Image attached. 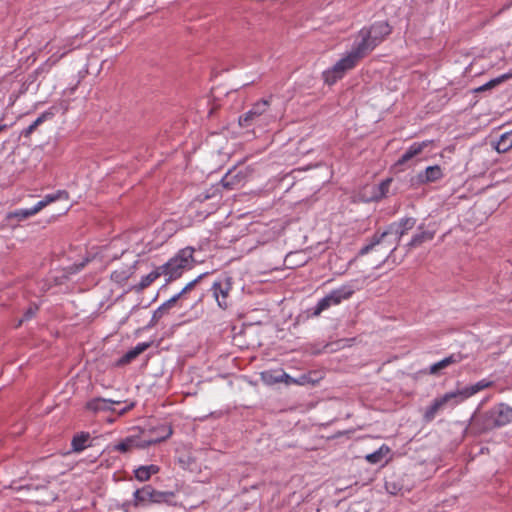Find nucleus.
I'll use <instances>...</instances> for the list:
<instances>
[{
	"mask_svg": "<svg viewBox=\"0 0 512 512\" xmlns=\"http://www.w3.org/2000/svg\"><path fill=\"white\" fill-rule=\"evenodd\" d=\"M385 486L389 493L396 494V488H395V486H391L390 482H386Z\"/></svg>",
	"mask_w": 512,
	"mask_h": 512,
	"instance_id": "ea45409f",
	"label": "nucleus"
},
{
	"mask_svg": "<svg viewBox=\"0 0 512 512\" xmlns=\"http://www.w3.org/2000/svg\"><path fill=\"white\" fill-rule=\"evenodd\" d=\"M390 452V448L386 445H382L377 451L366 455V460L371 464L381 462Z\"/></svg>",
	"mask_w": 512,
	"mask_h": 512,
	"instance_id": "393cba45",
	"label": "nucleus"
},
{
	"mask_svg": "<svg viewBox=\"0 0 512 512\" xmlns=\"http://www.w3.org/2000/svg\"><path fill=\"white\" fill-rule=\"evenodd\" d=\"M365 56L356 45L353 50L345 57L341 58L332 68L323 73L325 82L329 85L334 84L338 79H341L344 74L351 70L356 63Z\"/></svg>",
	"mask_w": 512,
	"mask_h": 512,
	"instance_id": "39448f33",
	"label": "nucleus"
},
{
	"mask_svg": "<svg viewBox=\"0 0 512 512\" xmlns=\"http://www.w3.org/2000/svg\"><path fill=\"white\" fill-rule=\"evenodd\" d=\"M433 143L432 140H425L419 143H413L405 152L404 154L399 158L397 161L398 165H403L415 156L422 153V151L427 148L429 145Z\"/></svg>",
	"mask_w": 512,
	"mask_h": 512,
	"instance_id": "ddd939ff",
	"label": "nucleus"
},
{
	"mask_svg": "<svg viewBox=\"0 0 512 512\" xmlns=\"http://www.w3.org/2000/svg\"><path fill=\"white\" fill-rule=\"evenodd\" d=\"M162 430V434L157 437H146V432H140L135 435H130L117 444L112 446V449L121 453H128L133 449H145L150 445H154L160 443L172 435L171 426H163L160 428Z\"/></svg>",
	"mask_w": 512,
	"mask_h": 512,
	"instance_id": "f03ea898",
	"label": "nucleus"
},
{
	"mask_svg": "<svg viewBox=\"0 0 512 512\" xmlns=\"http://www.w3.org/2000/svg\"><path fill=\"white\" fill-rule=\"evenodd\" d=\"M83 267H84V263H81V264L78 266V268H77V269H81V268H83Z\"/></svg>",
	"mask_w": 512,
	"mask_h": 512,
	"instance_id": "79ce46f5",
	"label": "nucleus"
},
{
	"mask_svg": "<svg viewBox=\"0 0 512 512\" xmlns=\"http://www.w3.org/2000/svg\"><path fill=\"white\" fill-rule=\"evenodd\" d=\"M510 148H512V131L502 134L495 146L499 153L507 152Z\"/></svg>",
	"mask_w": 512,
	"mask_h": 512,
	"instance_id": "b1692460",
	"label": "nucleus"
},
{
	"mask_svg": "<svg viewBox=\"0 0 512 512\" xmlns=\"http://www.w3.org/2000/svg\"><path fill=\"white\" fill-rule=\"evenodd\" d=\"M160 266L155 268L152 272L147 274L141 279V282L139 283V286L141 289H144L148 287L152 282H154L157 278H159L161 275H163L162 272H160Z\"/></svg>",
	"mask_w": 512,
	"mask_h": 512,
	"instance_id": "c85d7f7f",
	"label": "nucleus"
},
{
	"mask_svg": "<svg viewBox=\"0 0 512 512\" xmlns=\"http://www.w3.org/2000/svg\"><path fill=\"white\" fill-rule=\"evenodd\" d=\"M352 294L353 290L349 287H342L340 289L333 290L330 294L318 302L313 314L318 316L322 311L328 309L331 305H338L342 300L350 298Z\"/></svg>",
	"mask_w": 512,
	"mask_h": 512,
	"instance_id": "1a4fd4ad",
	"label": "nucleus"
},
{
	"mask_svg": "<svg viewBox=\"0 0 512 512\" xmlns=\"http://www.w3.org/2000/svg\"><path fill=\"white\" fill-rule=\"evenodd\" d=\"M262 377L269 384L281 383V381H276L277 373L275 375H272V373H270V372H265V373H262Z\"/></svg>",
	"mask_w": 512,
	"mask_h": 512,
	"instance_id": "c9c22d12",
	"label": "nucleus"
},
{
	"mask_svg": "<svg viewBox=\"0 0 512 512\" xmlns=\"http://www.w3.org/2000/svg\"><path fill=\"white\" fill-rule=\"evenodd\" d=\"M459 389L445 393L444 395L433 400L430 406L426 408L424 418L426 421H431L435 418L436 414L445 407H455L464 401L460 395Z\"/></svg>",
	"mask_w": 512,
	"mask_h": 512,
	"instance_id": "6e6552de",
	"label": "nucleus"
},
{
	"mask_svg": "<svg viewBox=\"0 0 512 512\" xmlns=\"http://www.w3.org/2000/svg\"><path fill=\"white\" fill-rule=\"evenodd\" d=\"M197 281H198V279H195V280L189 282L178 294L181 296L184 293H186L187 291L191 290Z\"/></svg>",
	"mask_w": 512,
	"mask_h": 512,
	"instance_id": "4c0bfd02",
	"label": "nucleus"
},
{
	"mask_svg": "<svg viewBox=\"0 0 512 512\" xmlns=\"http://www.w3.org/2000/svg\"><path fill=\"white\" fill-rule=\"evenodd\" d=\"M38 311V307L36 305H33V306H30L25 314H24V317L19 321V325L24 321V320H29L31 319L32 317L35 316V314L37 313Z\"/></svg>",
	"mask_w": 512,
	"mask_h": 512,
	"instance_id": "72a5a7b5",
	"label": "nucleus"
},
{
	"mask_svg": "<svg viewBox=\"0 0 512 512\" xmlns=\"http://www.w3.org/2000/svg\"><path fill=\"white\" fill-rule=\"evenodd\" d=\"M232 289L231 282L226 279L224 281H216L212 285V292L218 306L221 309H227L230 305L229 295Z\"/></svg>",
	"mask_w": 512,
	"mask_h": 512,
	"instance_id": "9d476101",
	"label": "nucleus"
},
{
	"mask_svg": "<svg viewBox=\"0 0 512 512\" xmlns=\"http://www.w3.org/2000/svg\"><path fill=\"white\" fill-rule=\"evenodd\" d=\"M462 360V356L460 354H453V355H450L436 363H434L433 365H431L430 367V373L431 374H436L438 373L440 370L452 365V364H455V363H458Z\"/></svg>",
	"mask_w": 512,
	"mask_h": 512,
	"instance_id": "6ab92c4d",
	"label": "nucleus"
},
{
	"mask_svg": "<svg viewBox=\"0 0 512 512\" xmlns=\"http://www.w3.org/2000/svg\"><path fill=\"white\" fill-rule=\"evenodd\" d=\"M481 429L491 430L512 422V408L501 403L481 416Z\"/></svg>",
	"mask_w": 512,
	"mask_h": 512,
	"instance_id": "423d86ee",
	"label": "nucleus"
},
{
	"mask_svg": "<svg viewBox=\"0 0 512 512\" xmlns=\"http://www.w3.org/2000/svg\"><path fill=\"white\" fill-rule=\"evenodd\" d=\"M479 420H480V418H474V419H473V421H475V422H477V421H479Z\"/></svg>",
	"mask_w": 512,
	"mask_h": 512,
	"instance_id": "37998d69",
	"label": "nucleus"
},
{
	"mask_svg": "<svg viewBox=\"0 0 512 512\" xmlns=\"http://www.w3.org/2000/svg\"><path fill=\"white\" fill-rule=\"evenodd\" d=\"M193 253L194 249L192 247H186L181 249L167 263L160 266V272L167 277V281L179 278L184 270L192 268L194 262Z\"/></svg>",
	"mask_w": 512,
	"mask_h": 512,
	"instance_id": "7ed1b4c3",
	"label": "nucleus"
},
{
	"mask_svg": "<svg viewBox=\"0 0 512 512\" xmlns=\"http://www.w3.org/2000/svg\"><path fill=\"white\" fill-rule=\"evenodd\" d=\"M492 385H493L492 381L482 379L471 386L459 389V391L461 393L460 395H462V398L465 401L466 399L470 398L471 396L475 395L476 393H478L486 388H490Z\"/></svg>",
	"mask_w": 512,
	"mask_h": 512,
	"instance_id": "f3484780",
	"label": "nucleus"
},
{
	"mask_svg": "<svg viewBox=\"0 0 512 512\" xmlns=\"http://www.w3.org/2000/svg\"><path fill=\"white\" fill-rule=\"evenodd\" d=\"M175 493L172 491H158L150 485H146L134 492V506L154 504H172Z\"/></svg>",
	"mask_w": 512,
	"mask_h": 512,
	"instance_id": "0eeeda50",
	"label": "nucleus"
},
{
	"mask_svg": "<svg viewBox=\"0 0 512 512\" xmlns=\"http://www.w3.org/2000/svg\"><path fill=\"white\" fill-rule=\"evenodd\" d=\"M163 426H167L166 424H161L158 427L150 428L148 430H140V432H146V437H157L158 435L162 434V430L160 429Z\"/></svg>",
	"mask_w": 512,
	"mask_h": 512,
	"instance_id": "473e14b6",
	"label": "nucleus"
},
{
	"mask_svg": "<svg viewBox=\"0 0 512 512\" xmlns=\"http://www.w3.org/2000/svg\"><path fill=\"white\" fill-rule=\"evenodd\" d=\"M390 184H391L390 179H387L380 183V185H379V191H380L379 196L380 197H384L387 194Z\"/></svg>",
	"mask_w": 512,
	"mask_h": 512,
	"instance_id": "f704fd0d",
	"label": "nucleus"
},
{
	"mask_svg": "<svg viewBox=\"0 0 512 512\" xmlns=\"http://www.w3.org/2000/svg\"><path fill=\"white\" fill-rule=\"evenodd\" d=\"M120 403L121 401L118 400L95 398L87 402L86 408L93 412L106 411L112 410L111 405Z\"/></svg>",
	"mask_w": 512,
	"mask_h": 512,
	"instance_id": "dca6fc26",
	"label": "nucleus"
},
{
	"mask_svg": "<svg viewBox=\"0 0 512 512\" xmlns=\"http://www.w3.org/2000/svg\"><path fill=\"white\" fill-rule=\"evenodd\" d=\"M134 406H135V403L130 402L127 406H125L118 412L119 415H124L126 412L130 411Z\"/></svg>",
	"mask_w": 512,
	"mask_h": 512,
	"instance_id": "58836bf2",
	"label": "nucleus"
},
{
	"mask_svg": "<svg viewBox=\"0 0 512 512\" xmlns=\"http://www.w3.org/2000/svg\"><path fill=\"white\" fill-rule=\"evenodd\" d=\"M279 119L278 113L270 106L268 99H262L253 104L251 109L245 114L241 115L238 123L242 128L254 126L258 129H266Z\"/></svg>",
	"mask_w": 512,
	"mask_h": 512,
	"instance_id": "f257e3e1",
	"label": "nucleus"
},
{
	"mask_svg": "<svg viewBox=\"0 0 512 512\" xmlns=\"http://www.w3.org/2000/svg\"><path fill=\"white\" fill-rule=\"evenodd\" d=\"M180 297L179 294L175 295L174 297H172L171 299H169L166 303H164L160 308L159 310H162V309H166V308H169L171 307L177 300L178 298Z\"/></svg>",
	"mask_w": 512,
	"mask_h": 512,
	"instance_id": "e433bc0d",
	"label": "nucleus"
},
{
	"mask_svg": "<svg viewBox=\"0 0 512 512\" xmlns=\"http://www.w3.org/2000/svg\"><path fill=\"white\" fill-rule=\"evenodd\" d=\"M159 472V467L157 465L151 464L147 466H140L135 470V478L140 482H145L150 479V477Z\"/></svg>",
	"mask_w": 512,
	"mask_h": 512,
	"instance_id": "412c9836",
	"label": "nucleus"
},
{
	"mask_svg": "<svg viewBox=\"0 0 512 512\" xmlns=\"http://www.w3.org/2000/svg\"><path fill=\"white\" fill-rule=\"evenodd\" d=\"M416 224L414 218H405L398 223H393L388 228V235L392 238L400 240L409 230H411Z\"/></svg>",
	"mask_w": 512,
	"mask_h": 512,
	"instance_id": "f8f14e48",
	"label": "nucleus"
},
{
	"mask_svg": "<svg viewBox=\"0 0 512 512\" xmlns=\"http://www.w3.org/2000/svg\"><path fill=\"white\" fill-rule=\"evenodd\" d=\"M149 347L148 343H139L136 347L128 351L120 360L121 363H128L143 353Z\"/></svg>",
	"mask_w": 512,
	"mask_h": 512,
	"instance_id": "bb28decb",
	"label": "nucleus"
},
{
	"mask_svg": "<svg viewBox=\"0 0 512 512\" xmlns=\"http://www.w3.org/2000/svg\"><path fill=\"white\" fill-rule=\"evenodd\" d=\"M69 194L67 191L60 190L57 191L54 194L46 195L41 201H39L34 207L31 208L33 215L37 214L39 211H41L43 208H45L47 205H49L52 202H55L57 200H65L68 201Z\"/></svg>",
	"mask_w": 512,
	"mask_h": 512,
	"instance_id": "4468645a",
	"label": "nucleus"
},
{
	"mask_svg": "<svg viewBox=\"0 0 512 512\" xmlns=\"http://www.w3.org/2000/svg\"><path fill=\"white\" fill-rule=\"evenodd\" d=\"M276 381L284 382L285 384H299L303 385L306 382V377L302 376L300 379H294L284 371L277 372Z\"/></svg>",
	"mask_w": 512,
	"mask_h": 512,
	"instance_id": "c756f323",
	"label": "nucleus"
},
{
	"mask_svg": "<svg viewBox=\"0 0 512 512\" xmlns=\"http://www.w3.org/2000/svg\"><path fill=\"white\" fill-rule=\"evenodd\" d=\"M7 128H8V125H6V124L0 125V132L6 130Z\"/></svg>",
	"mask_w": 512,
	"mask_h": 512,
	"instance_id": "a19ab883",
	"label": "nucleus"
},
{
	"mask_svg": "<svg viewBox=\"0 0 512 512\" xmlns=\"http://www.w3.org/2000/svg\"><path fill=\"white\" fill-rule=\"evenodd\" d=\"M55 116L54 108H50L43 112L31 125L22 130L21 135L25 138H29L32 133L45 121L51 120Z\"/></svg>",
	"mask_w": 512,
	"mask_h": 512,
	"instance_id": "2eb2a0df",
	"label": "nucleus"
},
{
	"mask_svg": "<svg viewBox=\"0 0 512 512\" xmlns=\"http://www.w3.org/2000/svg\"><path fill=\"white\" fill-rule=\"evenodd\" d=\"M443 173L442 169L438 165L429 166L425 169V171L421 172L418 175V178L421 182H434L442 178Z\"/></svg>",
	"mask_w": 512,
	"mask_h": 512,
	"instance_id": "a211bd4d",
	"label": "nucleus"
},
{
	"mask_svg": "<svg viewBox=\"0 0 512 512\" xmlns=\"http://www.w3.org/2000/svg\"><path fill=\"white\" fill-rule=\"evenodd\" d=\"M390 33L391 27L387 22L382 21L375 23L370 29H362L360 31L361 40L356 45L359 47V50L366 55Z\"/></svg>",
	"mask_w": 512,
	"mask_h": 512,
	"instance_id": "20e7f679",
	"label": "nucleus"
},
{
	"mask_svg": "<svg viewBox=\"0 0 512 512\" xmlns=\"http://www.w3.org/2000/svg\"><path fill=\"white\" fill-rule=\"evenodd\" d=\"M33 216L32 210L30 209H20L14 212H11L7 215L8 219L17 218L19 221L25 220L29 217Z\"/></svg>",
	"mask_w": 512,
	"mask_h": 512,
	"instance_id": "7c9ffc66",
	"label": "nucleus"
},
{
	"mask_svg": "<svg viewBox=\"0 0 512 512\" xmlns=\"http://www.w3.org/2000/svg\"><path fill=\"white\" fill-rule=\"evenodd\" d=\"M377 241L380 245H382L385 249L382 251V255L377 259V265L383 264L389 256L396 250L399 240L392 238L391 235H388V230L383 232Z\"/></svg>",
	"mask_w": 512,
	"mask_h": 512,
	"instance_id": "9b49d317",
	"label": "nucleus"
},
{
	"mask_svg": "<svg viewBox=\"0 0 512 512\" xmlns=\"http://www.w3.org/2000/svg\"><path fill=\"white\" fill-rule=\"evenodd\" d=\"M132 273L133 267L131 265H123L112 272L111 279L118 284H123L129 279Z\"/></svg>",
	"mask_w": 512,
	"mask_h": 512,
	"instance_id": "4be33fe9",
	"label": "nucleus"
},
{
	"mask_svg": "<svg viewBox=\"0 0 512 512\" xmlns=\"http://www.w3.org/2000/svg\"><path fill=\"white\" fill-rule=\"evenodd\" d=\"M383 249H385L382 245H380L377 241H373L371 244L369 245H366L365 247H363L359 254L360 255H365V254H368V253H373L375 255V260H374V264L376 266L377 265V259L380 257V255H382V251Z\"/></svg>",
	"mask_w": 512,
	"mask_h": 512,
	"instance_id": "a878e982",
	"label": "nucleus"
},
{
	"mask_svg": "<svg viewBox=\"0 0 512 512\" xmlns=\"http://www.w3.org/2000/svg\"><path fill=\"white\" fill-rule=\"evenodd\" d=\"M435 236L434 231L424 230L417 234H415L411 241L409 242L408 246L410 248H416L421 246L423 243L431 241Z\"/></svg>",
	"mask_w": 512,
	"mask_h": 512,
	"instance_id": "5701e85b",
	"label": "nucleus"
},
{
	"mask_svg": "<svg viewBox=\"0 0 512 512\" xmlns=\"http://www.w3.org/2000/svg\"><path fill=\"white\" fill-rule=\"evenodd\" d=\"M512 78V72H509V73H506V74H503L497 78H494L492 80H490L489 82L485 83L484 85L478 87L475 91L476 92H482V91H486V90H489V89H492L494 87H496L497 85L501 84L502 82L508 80Z\"/></svg>",
	"mask_w": 512,
	"mask_h": 512,
	"instance_id": "cd10ccee",
	"label": "nucleus"
},
{
	"mask_svg": "<svg viewBox=\"0 0 512 512\" xmlns=\"http://www.w3.org/2000/svg\"><path fill=\"white\" fill-rule=\"evenodd\" d=\"M23 488H24V487H18V488H16V490H17V491H19V490H21V489H23Z\"/></svg>",
	"mask_w": 512,
	"mask_h": 512,
	"instance_id": "c03bdc74",
	"label": "nucleus"
},
{
	"mask_svg": "<svg viewBox=\"0 0 512 512\" xmlns=\"http://www.w3.org/2000/svg\"><path fill=\"white\" fill-rule=\"evenodd\" d=\"M87 440L88 435H81L73 439L72 445L76 451H80L85 448V443Z\"/></svg>",
	"mask_w": 512,
	"mask_h": 512,
	"instance_id": "2f4dec72",
	"label": "nucleus"
},
{
	"mask_svg": "<svg viewBox=\"0 0 512 512\" xmlns=\"http://www.w3.org/2000/svg\"><path fill=\"white\" fill-rule=\"evenodd\" d=\"M244 180L241 172L229 171L221 180L224 187L233 189L240 186Z\"/></svg>",
	"mask_w": 512,
	"mask_h": 512,
	"instance_id": "aec40b11",
	"label": "nucleus"
}]
</instances>
